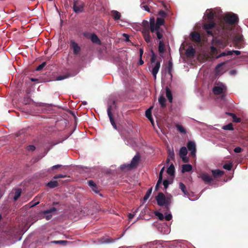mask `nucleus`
Returning <instances> with one entry per match:
<instances>
[{"instance_id": "f257e3e1", "label": "nucleus", "mask_w": 248, "mask_h": 248, "mask_svg": "<svg viewBox=\"0 0 248 248\" xmlns=\"http://www.w3.org/2000/svg\"><path fill=\"white\" fill-rule=\"evenodd\" d=\"M209 22L205 23L203 25V29L205 30L207 34L209 35L212 36L213 42L218 44L219 45H223L227 42L229 38V33H225V35L222 38H219L215 36L214 34L212 31L216 26V23L214 21H208Z\"/></svg>"}, {"instance_id": "f03ea898", "label": "nucleus", "mask_w": 248, "mask_h": 248, "mask_svg": "<svg viewBox=\"0 0 248 248\" xmlns=\"http://www.w3.org/2000/svg\"><path fill=\"white\" fill-rule=\"evenodd\" d=\"M239 18L237 15L228 13L224 15L220 23H226L229 25H232L236 24L238 22Z\"/></svg>"}, {"instance_id": "7ed1b4c3", "label": "nucleus", "mask_w": 248, "mask_h": 248, "mask_svg": "<svg viewBox=\"0 0 248 248\" xmlns=\"http://www.w3.org/2000/svg\"><path fill=\"white\" fill-rule=\"evenodd\" d=\"M140 158V155L139 154H136L132 158L130 164L122 165L121 166L120 169L122 170L125 171L136 168L139 163Z\"/></svg>"}, {"instance_id": "20e7f679", "label": "nucleus", "mask_w": 248, "mask_h": 248, "mask_svg": "<svg viewBox=\"0 0 248 248\" xmlns=\"http://www.w3.org/2000/svg\"><path fill=\"white\" fill-rule=\"evenodd\" d=\"M155 199L159 206H165L167 208L171 202L170 199L169 197L166 198L165 195L162 192H159L156 196Z\"/></svg>"}, {"instance_id": "39448f33", "label": "nucleus", "mask_w": 248, "mask_h": 248, "mask_svg": "<svg viewBox=\"0 0 248 248\" xmlns=\"http://www.w3.org/2000/svg\"><path fill=\"white\" fill-rule=\"evenodd\" d=\"M115 104H116V101L114 100L112 102V104H113V106H112L111 105H108V109H107V112H108V115L109 117L111 124H112V126L113 127V128L114 129H117V125L116 124V123H115L114 119L113 117L112 112L113 108L116 107Z\"/></svg>"}, {"instance_id": "423d86ee", "label": "nucleus", "mask_w": 248, "mask_h": 248, "mask_svg": "<svg viewBox=\"0 0 248 248\" xmlns=\"http://www.w3.org/2000/svg\"><path fill=\"white\" fill-rule=\"evenodd\" d=\"M143 24L144 25V29L142 31L143 38L145 42L149 43L152 41V38L150 34L149 29L146 27V26H148V22L147 21L143 20Z\"/></svg>"}, {"instance_id": "0eeeda50", "label": "nucleus", "mask_w": 248, "mask_h": 248, "mask_svg": "<svg viewBox=\"0 0 248 248\" xmlns=\"http://www.w3.org/2000/svg\"><path fill=\"white\" fill-rule=\"evenodd\" d=\"M187 148L188 150L190 152L189 155L192 157H195L196 153V146L194 141H189L187 143Z\"/></svg>"}, {"instance_id": "6e6552de", "label": "nucleus", "mask_w": 248, "mask_h": 248, "mask_svg": "<svg viewBox=\"0 0 248 248\" xmlns=\"http://www.w3.org/2000/svg\"><path fill=\"white\" fill-rule=\"evenodd\" d=\"M198 177L201 178V179L206 184L210 183L213 181V179L211 176L204 172H202L199 174Z\"/></svg>"}, {"instance_id": "1a4fd4ad", "label": "nucleus", "mask_w": 248, "mask_h": 248, "mask_svg": "<svg viewBox=\"0 0 248 248\" xmlns=\"http://www.w3.org/2000/svg\"><path fill=\"white\" fill-rule=\"evenodd\" d=\"M226 91V88L223 85L215 86L213 89V92L215 95H219L222 94L224 93Z\"/></svg>"}, {"instance_id": "9d476101", "label": "nucleus", "mask_w": 248, "mask_h": 248, "mask_svg": "<svg viewBox=\"0 0 248 248\" xmlns=\"http://www.w3.org/2000/svg\"><path fill=\"white\" fill-rule=\"evenodd\" d=\"M73 8L74 11L77 13L82 12L83 11V4L80 1H75Z\"/></svg>"}, {"instance_id": "9b49d317", "label": "nucleus", "mask_w": 248, "mask_h": 248, "mask_svg": "<svg viewBox=\"0 0 248 248\" xmlns=\"http://www.w3.org/2000/svg\"><path fill=\"white\" fill-rule=\"evenodd\" d=\"M70 47L73 49V53L75 55H78L81 51L80 47L73 40L70 41Z\"/></svg>"}, {"instance_id": "f8f14e48", "label": "nucleus", "mask_w": 248, "mask_h": 248, "mask_svg": "<svg viewBox=\"0 0 248 248\" xmlns=\"http://www.w3.org/2000/svg\"><path fill=\"white\" fill-rule=\"evenodd\" d=\"M153 69L152 70V74L154 77V79L156 78V75L160 67V61H157L155 64H152Z\"/></svg>"}, {"instance_id": "ddd939ff", "label": "nucleus", "mask_w": 248, "mask_h": 248, "mask_svg": "<svg viewBox=\"0 0 248 248\" xmlns=\"http://www.w3.org/2000/svg\"><path fill=\"white\" fill-rule=\"evenodd\" d=\"M190 39L195 43H199L201 41V36L199 33L197 31H193L190 33Z\"/></svg>"}, {"instance_id": "4468645a", "label": "nucleus", "mask_w": 248, "mask_h": 248, "mask_svg": "<svg viewBox=\"0 0 248 248\" xmlns=\"http://www.w3.org/2000/svg\"><path fill=\"white\" fill-rule=\"evenodd\" d=\"M160 27H157L156 24L155 23L154 18H151L150 21V30L152 32H156L157 31H159Z\"/></svg>"}, {"instance_id": "2eb2a0df", "label": "nucleus", "mask_w": 248, "mask_h": 248, "mask_svg": "<svg viewBox=\"0 0 248 248\" xmlns=\"http://www.w3.org/2000/svg\"><path fill=\"white\" fill-rule=\"evenodd\" d=\"M56 211H57V209L55 207H52L49 209L44 211L43 212V214L44 215H46V216H45L46 219V220H50L52 217V215H51L50 214L51 213H52L53 212H55Z\"/></svg>"}, {"instance_id": "dca6fc26", "label": "nucleus", "mask_w": 248, "mask_h": 248, "mask_svg": "<svg viewBox=\"0 0 248 248\" xmlns=\"http://www.w3.org/2000/svg\"><path fill=\"white\" fill-rule=\"evenodd\" d=\"M195 50L192 46H190L186 50V55L187 58H193L195 54Z\"/></svg>"}, {"instance_id": "f3484780", "label": "nucleus", "mask_w": 248, "mask_h": 248, "mask_svg": "<svg viewBox=\"0 0 248 248\" xmlns=\"http://www.w3.org/2000/svg\"><path fill=\"white\" fill-rule=\"evenodd\" d=\"M211 172L212 173L213 176L215 178H219L221 177L223 174L224 172L223 170H212Z\"/></svg>"}, {"instance_id": "a211bd4d", "label": "nucleus", "mask_w": 248, "mask_h": 248, "mask_svg": "<svg viewBox=\"0 0 248 248\" xmlns=\"http://www.w3.org/2000/svg\"><path fill=\"white\" fill-rule=\"evenodd\" d=\"M206 17L208 21H214L213 19L216 13L213 12L212 9L207 10L206 11Z\"/></svg>"}, {"instance_id": "6ab92c4d", "label": "nucleus", "mask_w": 248, "mask_h": 248, "mask_svg": "<svg viewBox=\"0 0 248 248\" xmlns=\"http://www.w3.org/2000/svg\"><path fill=\"white\" fill-rule=\"evenodd\" d=\"M90 39L93 43L101 45V42L98 36L95 33H92L90 37Z\"/></svg>"}, {"instance_id": "aec40b11", "label": "nucleus", "mask_w": 248, "mask_h": 248, "mask_svg": "<svg viewBox=\"0 0 248 248\" xmlns=\"http://www.w3.org/2000/svg\"><path fill=\"white\" fill-rule=\"evenodd\" d=\"M165 89H166V96L168 98V99L169 100V101L170 103H171L172 102V99H173L172 95V93H171V91L169 88L168 87H166Z\"/></svg>"}, {"instance_id": "412c9836", "label": "nucleus", "mask_w": 248, "mask_h": 248, "mask_svg": "<svg viewBox=\"0 0 248 248\" xmlns=\"http://www.w3.org/2000/svg\"><path fill=\"white\" fill-rule=\"evenodd\" d=\"M111 16L115 20H117L120 19L121 17V14L120 12L117 11L112 10L111 12Z\"/></svg>"}, {"instance_id": "4be33fe9", "label": "nucleus", "mask_w": 248, "mask_h": 248, "mask_svg": "<svg viewBox=\"0 0 248 248\" xmlns=\"http://www.w3.org/2000/svg\"><path fill=\"white\" fill-rule=\"evenodd\" d=\"M192 167L190 164H184L182 166V172L183 173L189 172L192 170Z\"/></svg>"}, {"instance_id": "5701e85b", "label": "nucleus", "mask_w": 248, "mask_h": 248, "mask_svg": "<svg viewBox=\"0 0 248 248\" xmlns=\"http://www.w3.org/2000/svg\"><path fill=\"white\" fill-rule=\"evenodd\" d=\"M179 188L183 192L185 195L187 196H189V194L186 189V186L183 183L180 182L179 183Z\"/></svg>"}, {"instance_id": "b1692460", "label": "nucleus", "mask_w": 248, "mask_h": 248, "mask_svg": "<svg viewBox=\"0 0 248 248\" xmlns=\"http://www.w3.org/2000/svg\"><path fill=\"white\" fill-rule=\"evenodd\" d=\"M158 101L162 108H166V99L163 95H161L160 96H159L158 98Z\"/></svg>"}, {"instance_id": "393cba45", "label": "nucleus", "mask_w": 248, "mask_h": 248, "mask_svg": "<svg viewBox=\"0 0 248 248\" xmlns=\"http://www.w3.org/2000/svg\"><path fill=\"white\" fill-rule=\"evenodd\" d=\"M165 51V45L163 41L160 40L159 42L158 51L159 53L163 54L164 53Z\"/></svg>"}, {"instance_id": "a878e982", "label": "nucleus", "mask_w": 248, "mask_h": 248, "mask_svg": "<svg viewBox=\"0 0 248 248\" xmlns=\"http://www.w3.org/2000/svg\"><path fill=\"white\" fill-rule=\"evenodd\" d=\"M153 108V106L147 109L145 112L146 117L152 123L153 118L151 113V109Z\"/></svg>"}, {"instance_id": "bb28decb", "label": "nucleus", "mask_w": 248, "mask_h": 248, "mask_svg": "<svg viewBox=\"0 0 248 248\" xmlns=\"http://www.w3.org/2000/svg\"><path fill=\"white\" fill-rule=\"evenodd\" d=\"M187 150L186 147L183 146L180 148V151H179L180 157L186 156L187 155Z\"/></svg>"}, {"instance_id": "cd10ccee", "label": "nucleus", "mask_w": 248, "mask_h": 248, "mask_svg": "<svg viewBox=\"0 0 248 248\" xmlns=\"http://www.w3.org/2000/svg\"><path fill=\"white\" fill-rule=\"evenodd\" d=\"M101 241L102 243L108 244L114 242L115 239L108 237L102 238Z\"/></svg>"}, {"instance_id": "c85d7f7f", "label": "nucleus", "mask_w": 248, "mask_h": 248, "mask_svg": "<svg viewBox=\"0 0 248 248\" xmlns=\"http://www.w3.org/2000/svg\"><path fill=\"white\" fill-rule=\"evenodd\" d=\"M175 168L173 164H171L167 169V172L170 176L173 175L174 174Z\"/></svg>"}, {"instance_id": "c756f323", "label": "nucleus", "mask_w": 248, "mask_h": 248, "mask_svg": "<svg viewBox=\"0 0 248 248\" xmlns=\"http://www.w3.org/2000/svg\"><path fill=\"white\" fill-rule=\"evenodd\" d=\"M47 186L50 188H53L57 187L59 185L57 181H51L47 183Z\"/></svg>"}, {"instance_id": "7c9ffc66", "label": "nucleus", "mask_w": 248, "mask_h": 248, "mask_svg": "<svg viewBox=\"0 0 248 248\" xmlns=\"http://www.w3.org/2000/svg\"><path fill=\"white\" fill-rule=\"evenodd\" d=\"M21 194V190L20 189H18L15 191L14 196V200L15 201L17 200V199L20 197Z\"/></svg>"}, {"instance_id": "2f4dec72", "label": "nucleus", "mask_w": 248, "mask_h": 248, "mask_svg": "<svg viewBox=\"0 0 248 248\" xmlns=\"http://www.w3.org/2000/svg\"><path fill=\"white\" fill-rule=\"evenodd\" d=\"M165 22V20L163 18L157 17L156 20V24L157 27H160L163 25Z\"/></svg>"}, {"instance_id": "473e14b6", "label": "nucleus", "mask_w": 248, "mask_h": 248, "mask_svg": "<svg viewBox=\"0 0 248 248\" xmlns=\"http://www.w3.org/2000/svg\"><path fill=\"white\" fill-rule=\"evenodd\" d=\"M152 191V187L149 188L146 193V194L143 197L144 201H146L150 197Z\"/></svg>"}, {"instance_id": "72a5a7b5", "label": "nucleus", "mask_w": 248, "mask_h": 248, "mask_svg": "<svg viewBox=\"0 0 248 248\" xmlns=\"http://www.w3.org/2000/svg\"><path fill=\"white\" fill-rule=\"evenodd\" d=\"M222 128L225 130H233V125L232 123H229V124L223 125Z\"/></svg>"}, {"instance_id": "f704fd0d", "label": "nucleus", "mask_w": 248, "mask_h": 248, "mask_svg": "<svg viewBox=\"0 0 248 248\" xmlns=\"http://www.w3.org/2000/svg\"><path fill=\"white\" fill-rule=\"evenodd\" d=\"M232 166H233L232 163L230 162L229 163L224 164L223 166V168L226 170H232Z\"/></svg>"}, {"instance_id": "c9c22d12", "label": "nucleus", "mask_w": 248, "mask_h": 248, "mask_svg": "<svg viewBox=\"0 0 248 248\" xmlns=\"http://www.w3.org/2000/svg\"><path fill=\"white\" fill-rule=\"evenodd\" d=\"M234 41L237 43H240L243 40V37L239 34H236L234 37Z\"/></svg>"}, {"instance_id": "e433bc0d", "label": "nucleus", "mask_w": 248, "mask_h": 248, "mask_svg": "<svg viewBox=\"0 0 248 248\" xmlns=\"http://www.w3.org/2000/svg\"><path fill=\"white\" fill-rule=\"evenodd\" d=\"M224 63H220L218 64L215 68L216 72L217 75H219L220 72V69L221 67L224 65Z\"/></svg>"}, {"instance_id": "4c0bfd02", "label": "nucleus", "mask_w": 248, "mask_h": 248, "mask_svg": "<svg viewBox=\"0 0 248 248\" xmlns=\"http://www.w3.org/2000/svg\"><path fill=\"white\" fill-rule=\"evenodd\" d=\"M167 69H168V74L171 77H172V74H171V71H172V62L170 61L169 62V63H168V66Z\"/></svg>"}, {"instance_id": "58836bf2", "label": "nucleus", "mask_w": 248, "mask_h": 248, "mask_svg": "<svg viewBox=\"0 0 248 248\" xmlns=\"http://www.w3.org/2000/svg\"><path fill=\"white\" fill-rule=\"evenodd\" d=\"M177 129L181 133L186 134V131L184 127L182 125L177 124L176 125Z\"/></svg>"}, {"instance_id": "ea45409f", "label": "nucleus", "mask_w": 248, "mask_h": 248, "mask_svg": "<svg viewBox=\"0 0 248 248\" xmlns=\"http://www.w3.org/2000/svg\"><path fill=\"white\" fill-rule=\"evenodd\" d=\"M155 214L156 216L158 217V219L160 220H163L164 219V217L161 213H160L158 211H156L155 212Z\"/></svg>"}, {"instance_id": "a19ab883", "label": "nucleus", "mask_w": 248, "mask_h": 248, "mask_svg": "<svg viewBox=\"0 0 248 248\" xmlns=\"http://www.w3.org/2000/svg\"><path fill=\"white\" fill-rule=\"evenodd\" d=\"M46 62H43L37 67L36 70L38 71L41 70L46 65Z\"/></svg>"}, {"instance_id": "79ce46f5", "label": "nucleus", "mask_w": 248, "mask_h": 248, "mask_svg": "<svg viewBox=\"0 0 248 248\" xmlns=\"http://www.w3.org/2000/svg\"><path fill=\"white\" fill-rule=\"evenodd\" d=\"M66 240H55L51 242L52 243L55 244H63L67 243Z\"/></svg>"}, {"instance_id": "37998d69", "label": "nucleus", "mask_w": 248, "mask_h": 248, "mask_svg": "<svg viewBox=\"0 0 248 248\" xmlns=\"http://www.w3.org/2000/svg\"><path fill=\"white\" fill-rule=\"evenodd\" d=\"M152 55L151 58V64H153L155 62L156 56L153 51H152Z\"/></svg>"}, {"instance_id": "c03bdc74", "label": "nucleus", "mask_w": 248, "mask_h": 248, "mask_svg": "<svg viewBox=\"0 0 248 248\" xmlns=\"http://www.w3.org/2000/svg\"><path fill=\"white\" fill-rule=\"evenodd\" d=\"M35 149L36 147H35V146L33 145H29L26 147L27 150L29 151H34L35 150Z\"/></svg>"}, {"instance_id": "a18cd8bd", "label": "nucleus", "mask_w": 248, "mask_h": 248, "mask_svg": "<svg viewBox=\"0 0 248 248\" xmlns=\"http://www.w3.org/2000/svg\"><path fill=\"white\" fill-rule=\"evenodd\" d=\"M158 15L161 17V18H163L164 17H165L167 16V14L164 11L160 10L158 12Z\"/></svg>"}, {"instance_id": "49530a36", "label": "nucleus", "mask_w": 248, "mask_h": 248, "mask_svg": "<svg viewBox=\"0 0 248 248\" xmlns=\"http://www.w3.org/2000/svg\"><path fill=\"white\" fill-rule=\"evenodd\" d=\"M88 184L91 188L96 186V184L94 182V181L91 180L88 181Z\"/></svg>"}, {"instance_id": "de8ad7c7", "label": "nucleus", "mask_w": 248, "mask_h": 248, "mask_svg": "<svg viewBox=\"0 0 248 248\" xmlns=\"http://www.w3.org/2000/svg\"><path fill=\"white\" fill-rule=\"evenodd\" d=\"M66 177V175L59 174H57V175H55L53 177V179H59V178H65Z\"/></svg>"}, {"instance_id": "09e8293b", "label": "nucleus", "mask_w": 248, "mask_h": 248, "mask_svg": "<svg viewBox=\"0 0 248 248\" xmlns=\"http://www.w3.org/2000/svg\"><path fill=\"white\" fill-rule=\"evenodd\" d=\"M232 118V121L235 123H240L241 121V119L240 118L237 117L235 114Z\"/></svg>"}, {"instance_id": "8fccbe9b", "label": "nucleus", "mask_w": 248, "mask_h": 248, "mask_svg": "<svg viewBox=\"0 0 248 248\" xmlns=\"http://www.w3.org/2000/svg\"><path fill=\"white\" fill-rule=\"evenodd\" d=\"M35 199H34L33 201H32L31 202H30L29 204L31 207H33V206L37 205L38 204H39V201H37V202H35Z\"/></svg>"}, {"instance_id": "3c124183", "label": "nucleus", "mask_w": 248, "mask_h": 248, "mask_svg": "<svg viewBox=\"0 0 248 248\" xmlns=\"http://www.w3.org/2000/svg\"><path fill=\"white\" fill-rule=\"evenodd\" d=\"M168 157L170 158L171 159H174V153L173 148H172L171 152V153H169Z\"/></svg>"}, {"instance_id": "603ef678", "label": "nucleus", "mask_w": 248, "mask_h": 248, "mask_svg": "<svg viewBox=\"0 0 248 248\" xmlns=\"http://www.w3.org/2000/svg\"><path fill=\"white\" fill-rule=\"evenodd\" d=\"M156 34L157 35V38L158 39L160 40L163 38V34L162 32H160L159 31H157Z\"/></svg>"}, {"instance_id": "864d4df0", "label": "nucleus", "mask_w": 248, "mask_h": 248, "mask_svg": "<svg viewBox=\"0 0 248 248\" xmlns=\"http://www.w3.org/2000/svg\"><path fill=\"white\" fill-rule=\"evenodd\" d=\"M162 180L161 179H158L157 183L156 184L155 187V190H158L159 189V185L162 183Z\"/></svg>"}, {"instance_id": "5fc2aeb1", "label": "nucleus", "mask_w": 248, "mask_h": 248, "mask_svg": "<svg viewBox=\"0 0 248 248\" xmlns=\"http://www.w3.org/2000/svg\"><path fill=\"white\" fill-rule=\"evenodd\" d=\"M243 149L240 147H237L233 150L234 152L236 153H239L242 151Z\"/></svg>"}, {"instance_id": "6e6d98bb", "label": "nucleus", "mask_w": 248, "mask_h": 248, "mask_svg": "<svg viewBox=\"0 0 248 248\" xmlns=\"http://www.w3.org/2000/svg\"><path fill=\"white\" fill-rule=\"evenodd\" d=\"M164 167H163L160 171L158 179H163V173L164 170Z\"/></svg>"}, {"instance_id": "4d7b16f0", "label": "nucleus", "mask_w": 248, "mask_h": 248, "mask_svg": "<svg viewBox=\"0 0 248 248\" xmlns=\"http://www.w3.org/2000/svg\"><path fill=\"white\" fill-rule=\"evenodd\" d=\"M163 184L164 186V188L167 189L169 186V182L167 180H164L163 182Z\"/></svg>"}, {"instance_id": "13d9d810", "label": "nucleus", "mask_w": 248, "mask_h": 248, "mask_svg": "<svg viewBox=\"0 0 248 248\" xmlns=\"http://www.w3.org/2000/svg\"><path fill=\"white\" fill-rule=\"evenodd\" d=\"M165 218L166 220L170 221L172 218V215L170 214H168L165 216Z\"/></svg>"}, {"instance_id": "bf43d9fd", "label": "nucleus", "mask_w": 248, "mask_h": 248, "mask_svg": "<svg viewBox=\"0 0 248 248\" xmlns=\"http://www.w3.org/2000/svg\"><path fill=\"white\" fill-rule=\"evenodd\" d=\"M92 189L95 193L98 194L99 193V190L98 189V188L97 187V186H95V187L92 188Z\"/></svg>"}, {"instance_id": "052dcab7", "label": "nucleus", "mask_w": 248, "mask_h": 248, "mask_svg": "<svg viewBox=\"0 0 248 248\" xmlns=\"http://www.w3.org/2000/svg\"><path fill=\"white\" fill-rule=\"evenodd\" d=\"M180 157L182 158L183 161L185 163H187L189 161L188 157H187L186 156H184Z\"/></svg>"}, {"instance_id": "680f3d73", "label": "nucleus", "mask_w": 248, "mask_h": 248, "mask_svg": "<svg viewBox=\"0 0 248 248\" xmlns=\"http://www.w3.org/2000/svg\"><path fill=\"white\" fill-rule=\"evenodd\" d=\"M67 78L65 76H59L57 77V80H61L62 79H64Z\"/></svg>"}, {"instance_id": "e2e57ef3", "label": "nucleus", "mask_w": 248, "mask_h": 248, "mask_svg": "<svg viewBox=\"0 0 248 248\" xmlns=\"http://www.w3.org/2000/svg\"><path fill=\"white\" fill-rule=\"evenodd\" d=\"M141 8H143V9H144L145 11H146L148 12H150V9L148 5H143L141 6Z\"/></svg>"}, {"instance_id": "0e129e2a", "label": "nucleus", "mask_w": 248, "mask_h": 248, "mask_svg": "<svg viewBox=\"0 0 248 248\" xmlns=\"http://www.w3.org/2000/svg\"><path fill=\"white\" fill-rule=\"evenodd\" d=\"M62 167V165H54L53 166H52L51 168V170H55V169H58V168H59L60 167Z\"/></svg>"}, {"instance_id": "69168bd1", "label": "nucleus", "mask_w": 248, "mask_h": 248, "mask_svg": "<svg viewBox=\"0 0 248 248\" xmlns=\"http://www.w3.org/2000/svg\"><path fill=\"white\" fill-rule=\"evenodd\" d=\"M226 52H223L221 53L217 57V58H219L223 56H226Z\"/></svg>"}, {"instance_id": "338daca9", "label": "nucleus", "mask_w": 248, "mask_h": 248, "mask_svg": "<svg viewBox=\"0 0 248 248\" xmlns=\"http://www.w3.org/2000/svg\"><path fill=\"white\" fill-rule=\"evenodd\" d=\"M123 36L125 37V40L126 41H129V35L127 34L124 33Z\"/></svg>"}, {"instance_id": "774afa93", "label": "nucleus", "mask_w": 248, "mask_h": 248, "mask_svg": "<svg viewBox=\"0 0 248 248\" xmlns=\"http://www.w3.org/2000/svg\"><path fill=\"white\" fill-rule=\"evenodd\" d=\"M233 54L234 53L236 55H239L241 54V52L239 50H232Z\"/></svg>"}]
</instances>
